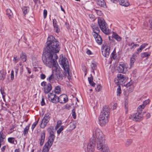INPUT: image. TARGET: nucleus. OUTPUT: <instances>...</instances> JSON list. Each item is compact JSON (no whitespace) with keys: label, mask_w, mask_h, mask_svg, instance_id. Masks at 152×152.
<instances>
[{"label":"nucleus","mask_w":152,"mask_h":152,"mask_svg":"<svg viewBox=\"0 0 152 152\" xmlns=\"http://www.w3.org/2000/svg\"><path fill=\"white\" fill-rule=\"evenodd\" d=\"M95 141L93 139L90 140L87 146V152H93L95 147Z\"/></svg>","instance_id":"nucleus-9"},{"label":"nucleus","mask_w":152,"mask_h":152,"mask_svg":"<svg viewBox=\"0 0 152 152\" xmlns=\"http://www.w3.org/2000/svg\"><path fill=\"white\" fill-rule=\"evenodd\" d=\"M48 97L49 100L51 102L54 103L58 102V96L55 94H53V91L52 93H50L48 94Z\"/></svg>","instance_id":"nucleus-10"},{"label":"nucleus","mask_w":152,"mask_h":152,"mask_svg":"<svg viewBox=\"0 0 152 152\" xmlns=\"http://www.w3.org/2000/svg\"><path fill=\"white\" fill-rule=\"evenodd\" d=\"M148 45V44L144 43L140 47V48L137 50L136 54H138V53L141 52L142 49L144 48L147 46Z\"/></svg>","instance_id":"nucleus-21"},{"label":"nucleus","mask_w":152,"mask_h":152,"mask_svg":"<svg viewBox=\"0 0 152 152\" xmlns=\"http://www.w3.org/2000/svg\"><path fill=\"white\" fill-rule=\"evenodd\" d=\"M135 61V59L133 57L131 58L130 59V65L131 66H132L134 64V63Z\"/></svg>","instance_id":"nucleus-40"},{"label":"nucleus","mask_w":152,"mask_h":152,"mask_svg":"<svg viewBox=\"0 0 152 152\" xmlns=\"http://www.w3.org/2000/svg\"><path fill=\"white\" fill-rule=\"evenodd\" d=\"M22 10L23 14L26 15L29 11V7H25L23 8Z\"/></svg>","instance_id":"nucleus-31"},{"label":"nucleus","mask_w":152,"mask_h":152,"mask_svg":"<svg viewBox=\"0 0 152 152\" xmlns=\"http://www.w3.org/2000/svg\"><path fill=\"white\" fill-rule=\"evenodd\" d=\"M6 146H4L1 148V150L2 151H4L6 148Z\"/></svg>","instance_id":"nucleus-64"},{"label":"nucleus","mask_w":152,"mask_h":152,"mask_svg":"<svg viewBox=\"0 0 152 152\" xmlns=\"http://www.w3.org/2000/svg\"><path fill=\"white\" fill-rule=\"evenodd\" d=\"M91 66L92 69L94 70L96 69V64L94 63H92L91 64Z\"/></svg>","instance_id":"nucleus-48"},{"label":"nucleus","mask_w":152,"mask_h":152,"mask_svg":"<svg viewBox=\"0 0 152 152\" xmlns=\"http://www.w3.org/2000/svg\"><path fill=\"white\" fill-rule=\"evenodd\" d=\"M110 47L107 46L106 48L104 50L103 49L102 51V53L103 55L105 57H108L110 54Z\"/></svg>","instance_id":"nucleus-14"},{"label":"nucleus","mask_w":152,"mask_h":152,"mask_svg":"<svg viewBox=\"0 0 152 152\" xmlns=\"http://www.w3.org/2000/svg\"><path fill=\"white\" fill-rule=\"evenodd\" d=\"M150 101L149 99L145 100L144 101L142 105H143L144 106V107H145V106L147 104H148L150 102Z\"/></svg>","instance_id":"nucleus-41"},{"label":"nucleus","mask_w":152,"mask_h":152,"mask_svg":"<svg viewBox=\"0 0 152 152\" xmlns=\"http://www.w3.org/2000/svg\"><path fill=\"white\" fill-rule=\"evenodd\" d=\"M52 87L50 83H48L46 86L44 88V92L45 94H48L52 89Z\"/></svg>","instance_id":"nucleus-17"},{"label":"nucleus","mask_w":152,"mask_h":152,"mask_svg":"<svg viewBox=\"0 0 152 152\" xmlns=\"http://www.w3.org/2000/svg\"><path fill=\"white\" fill-rule=\"evenodd\" d=\"M117 1L119 2L120 5L123 6L127 7L129 5V3L128 2L124 3L125 0H118Z\"/></svg>","instance_id":"nucleus-25"},{"label":"nucleus","mask_w":152,"mask_h":152,"mask_svg":"<svg viewBox=\"0 0 152 152\" xmlns=\"http://www.w3.org/2000/svg\"><path fill=\"white\" fill-rule=\"evenodd\" d=\"M142 104L140 105L138 108L137 112L140 113L141 114L142 109H144L145 107Z\"/></svg>","instance_id":"nucleus-32"},{"label":"nucleus","mask_w":152,"mask_h":152,"mask_svg":"<svg viewBox=\"0 0 152 152\" xmlns=\"http://www.w3.org/2000/svg\"><path fill=\"white\" fill-rule=\"evenodd\" d=\"M43 15L44 18H46L47 15V11L46 10H44Z\"/></svg>","instance_id":"nucleus-51"},{"label":"nucleus","mask_w":152,"mask_h":152,"mask_svg":"<svg viewBox=\"0 0 152 152\" xmlns=\"http://www.w3.org/2000/svg\"><path fill=\"white\" fill-rule=\"evenodd\" d=\"M53 24L56 32L58 33L60 31V29L59 28V26L57 24L56 20L55 19H54L53 20Z\"/></svg>","instance_id":"nucleus-18"},{"label":"nucleus","mask_w":152,"mask_h":152,"mask_svg":"<svg viewBox=\"0 0 152 152\" xmlns=\"http://www.w3.org/2000/svg\"><path fill=\"white\" fill-rule=\"evenodd\" d=\"M6 72L4 70L0 72V79L3 80L5 77Z\"/></svg>","instance_id":"nucleus-24"},{"label":"nucleus","mask_w":152,"mask_h":152,"mask_svg":"<svg viewBox=\"0 0 152 152\" xmlns=\"http://www.w3.org/2000/svg\"><path fill=\"white\" fill-rule=\"evenodd\" d=\"M0 91L1 94L2 95L3 98L4 100L5 99V96L6 94L4 92V88L1 87L0 89Z\"/></svg>","instance_id":"nucleus-33"},{"label":"nucleus","mask_w":152,"mask_h":152,"mask_svg":"<svg viewBox=\"0 0 152 152\" xmlns=\"http://www.w3.org/2000/svg\"><path fill=\"white\" fill-rule=\"evenodd\" d=\"M116 54L115 51H113L112 52V54H111V57L113 58V59H115L116 58Z\"/></svg>","instance_id":"nucleus-38"},{"label":"nucleus","mask_w":152,"mask_h":152,"mask_svg":"<svg viewBox=\"0 0 152 152\" xmlns=\"http://www.w3.org/2000/svg\"><path fill=\"white\" fill-rule=\"evenodd\" d=\"M14 79V71L13 70H12L11 72V80H13Z\"/></svg>","instance_id":"nucleus-47"},{"label":"nucleus","mask_w":152,"mask_h":152,"mask_svg":"<svg viewBox=\"0 0 152 152\" xmlns=\"http://www.w3.org/2000/svg\"><path fill=\"white\" fill-rule=\"evenodd\" d=\"M61 92V88L59 86H56L55 88L54 93L53 94H59Z\"/></svg>","instance_id":"nucleus-28"},{"label":"nucleus","mask_w":152,"mask_h":152,"mask_svg":"<svg viewBox=\"0 0 152 152\" xmlns=\"http://www.w3.org/2000/svg\"><path fill=\"white\" fill-rule=\"evenodd\" d=\"M15 72L16 73V75H17L18 74V67H16V68H15Z\"/></svg>","instance_id":"nucleus-61"},{"label":"nucleus","mask_w":152,"mask_h":152,"mask_svg":"<svg viewBox=\"0 0 152 152\" xmlns=\"http://www.w3.org/2000/svg\"><path fill=\"white\" fill-rule=\"evenodd\" d=\"M93 36L96 42L99 45H101L102 42V40L101 36L98 34H94Z\"/></svg>","instance_id":"nucleus-15"},{"label":"nucleus","mask_w":152,"mask_h":152,"mask_svg":"<svg viewBox=\"0 0 152 152\" xmlns=\"http://www.w3.org/2000/svg\"><path fill=\"white\" fill-rule=\"evenodd\" d=\"M50 114L49 113H47L45 114L41 123L40 127L41 128H44L46 126L50 120Z\"/></svg>","instance_id":"nucleus-6"},{"label":"nucleus","mask_w":152,"mask_h":152,"mask_svg":"<svg viewBox=\"0 0 152 152\" xmlns=\"http://www.w3.org/2000/svg\"><path fill=\"white\" fill-rule=\"evenodd\" d=\"M132 141L131 139H128L125 142V145L126 147L129 146L132 142Z\"/></svg>","instance_id":"nucleus-35"},{"label":"nucleus","mask_w":152,"mask_h":152,"mask_svg":"<svg viewBox=\"0 0 152 152\" xmlns=\"http://www.w3.org/2000/svg\"><path fill=\"white\" fill-rule=\"evenodd\" d=\"M102 86L100 85H98L96 88L95 89L97 91L99 92L102 89Z\"/></svg>","instance_id":"nucleus-39"},{"label":"nucleus","mask_w":152,"mask_h":152,"mask_svg":"<svg viewBox=\"0 0 152 152\" xmlns=\"http://www.w3.org/2000/svg\"><path fill=\"white\" fill-rule=\"evenodd\" d=\"M49 133L50 135L49 137L48 140L46 143H48V144L52 145L53 143L55 136L54 135V133L53 131L51 130Z\"/></svg>","instance_id":"nucleus-13"},{"label":"nucleus","mask_w":152,"mask_h":152,"mask_svg":"<svg viewBox=\"0 0 152 152\" xmlns=\"http://www.w3.org/2000/svg\"><path fill=\"white\" fill-rule=\"evenodd\" d=\"M19 58H17V56H14L13 61L15 62V63H16L19 61Z\"/></svg>","instance_id":"nucleus-45"},{"label":"nucleus","mask_w":152,"mask_h":152,"mask_svg":"<svg viewBox=\"0 0 152 152\" xmlns=\"http://www.w3.org/2000/svg\"><path fill=\"white\" fill-rule=\"evenodd\" d=\"M47 83L46 82L43 81V82H42L41 83V85L43 87H45L47 85Z\"/></svg>","instance_id":"nucleus-52"},{"label":"nucleus","mask_w":152,"mask_h":152,"mask_svg":"<svg viewBox=\"0 0 152 152\" xmlns=\"http://www.w3.org/2000/svg\"><path fill=\"white\" fill-rule=\"evenodd\" d=\"M121 93V87L120 85L118 86V87L117 90V96H120Z\"/></svg>","instance_id":"nucleus-36"},{"label":"nucleus","mask_w":152,"mask_h":152,"mask_svg":"<svg viewBox=\"0 0 152 152\" xmlns=\"http://www.w3.org/2000/svg\"><path fill=\"white\" fill-rule=\"evenodd\" d=\"M40 77L41 79L43 80L45 78L46 76L45 74H42L40 75Z\"/></svg>","instance_id":"nucleus-53"},{"label":"nucleus","mask_w":152,"mask_h":152,"mask_svg":"<svg viewBox=\"0 0 152 152\" xmlns=\"http://www.w3.org/2000/svg\"><path fill=\"white\" fill-rule=\"evenodd\" d=\"M140 55L141 57L143 58L148 57L150 56V53H148L147 52L142 53Z\"/></svg>","instance_id":"nucleus-29"},{"label":"nucleus","mask_w":152,"mask_h":152,"mask_svg":"<svg viewBox=\"0 0 152 152\" xmlns=\"http://www.w3.org/2000/svg\"><path fill=\"white\" fill-rule=\"evenodd\" d=\"M42 56V60L45 64L51 68H54L52 74L47 79L51 83L61 81L63 77L62 72L57 69L58 65L56 61L58 56L56 53L60 50L59 42L53 36H49L45 43Z\"/></svg>","instance_id":"nucleus-1"},{"label":"nucleus","mask_w":152,"mask_h":152,"mask_svg":"<svg viewBox=\"0 0 152 152\" xmlns=\"http://www.w3.org/2000/svg\"><path fill=\"white\" fill-rule=\"evenodd\" d=\"M116 70L119 72L125 73L127 70V67L125 64L123 63L117 67Z\"/></svg>","instance_id":"nucleus-11"},{"label":"nucleus","mask_w":152,"mask_h":152,"mask_svg":"<svg viewBox=\"0 0 152 152\" xmlns=\"http://www.w3.org/2000/svg\"><path fill=\"white\" fill-rule=\"evenodd\" d=\"M132 84V83L130 82H129L128 83H127L126 85V86L127 87L131 85Z\"/></svg>","instance_id":"nucleus-58"},{"label":"nucleus","mask_w":152,"mask_h":152,"mask_svg":"<svg viewBox=\"0 0 152 152\" xmlns=\"http://www.w3.org/2000/svg\"><path fill=\"white\" fill-rule=\"evenodd\" d=\"M142 115L140 113L137 112L132 114L130 116V118L135 121H140L142 119Z\"/></svg>","instance_id":"nucleus-7"},{"label":"nucleus","mask_w":152,"mask_h":152,"mask_svg":"<svg viewBox=\"0 0 152 152\" xmlns=\"http://www.w3.org/2000/svg\"><path fill=\"white\" fill-rule=\"evenodd\" d=\"M88 80L89 84H91V83L93 82V76L92 75H91V77H88Z\"/></svg>","instance_id":"nucleus-44"},{"label":"nucleus","mask_w":152,"mask_h":152,"mask_svg":"<svg viewBox=\"0 0 152 152\" xmlns=\"http://www.w3.org/2000/svg\"><path fill=\"white\" fill-rule=\"evenodd\" d=\"M62 124V122L61 121H59L57 122V124L56 125V128H58L60 126H61Z\"/></svg>","instance_id":"nucleus-49"},{"label":"nucleus","mask_w":152,"mask_h":152,"mask_svg":"<svg viewBox=\"0 0 152 152\" xmlns=\"http://www.w3.org/2000/svg\"><path fill=\"white\" fill-rule=\"evenodd\" d=\"M117 104L116 103H115L113 106V109H115L117 107Z\"/></svg>","instance_id":"nucleus-57"},{"label":"nucleus","mask_w":152,"mask_h":152,"mask_svg":"<svg viewBox=\"0 0 152 152\" xmlns=\"http://www.w3.org/2000/svg\"><path fill=\"white\" fill-rule=\"evenodd\" d=\"M6 14L10 19H11L13 17V12L10 9H8L6 10Z\"/></svg>","instance_id":"nucleus-23"},{"label":"nucleus","mask_w":152,"mask_h":152,"mask_svg":"<svg viewBox=\"0 0 152 152\" xmlns=\"http://www.w3.org/2000/svg\"><path fill=\"white\" fill-rule=\"evenodd\" d=\"M149 22L150 23V25H151V30H152V19H150L149 20Z\"/></svg>","instance_id":"nucleus-59"},{"label":"nucleus","mask_w":152,"mask_h":152,"mask_svg":"<svg viewBox=\"0 0 152 152\" xmlns=\"http://www.w3.org/2000/svg\"><path fill=\"white\" fill-rule=\"evenodd\" d=\"M103 109L99 118V123L102 126H104L108 122L110 113V109L107 106H104Z\"/></svg>","instance_id":"nucleus-3"},{"label":"nucleus","mask_w":152,"mask_h":152,"mask_svg":"<svg viewBox=\"0 0 152 152\" xmlns=\"http://www.w3.org/2000/svg\"><path fill=\"white\" fill-rule=\"evenodd\" d=\"M112 36L118 41L120 42L121 40V38L117 34L113 33Z\"/></svg>","instance_id":"nucleus-27"},{"label":"nucleus","mask_w":152,"mask_h":152,"mask_svg":"<svg viewBox=\"0 0 152 152\" xmlns=\"http://www.w3.org/2000/svg\"><path fill=\"white\" fill-rule=\"evenodd\" d=\"M39 118L37 121L34 122L32 125L31 128L32 131L35 128L36 125L37 124L39 121Z\"/></svg>","instance_id":"nucleus-37"},{"label":"nucleus","mask_w":152,"mask_h":152,"mask_svg":"<svg viewBox=\"0 0 152 152\" xmlns=\"http://www.w3.org/2000/svg\"><path fill=\"white\" fill-rule=\"evenodd\" d=\"M90 18L92 20H94V16L92 14H90L89 15Z\"/></svg>","instance_id":"nucleus-55"},{"label":"nucleus","mask_w":152,"mask_h":152,"mask_svg":"<svg viewBox=\"0 0 152 152\" xmlns=\"http://www.w3.org/2000/svg\"><path fill=\"white\" fill-rule=\"evenodd\" d=\"M26 69L27 70L28 73L29 74H30L31 73V71L30 70L29 68L28 67H26Z\"/></svg>","instance_id":"nucleus-63"},{"label":"nucleus","mask_w":152,"mask_h":152,"mask_svg":"<svg viewBox=\"0 0 152 152\" xmlns=\"http://www.w3.org/2000/svg\"><path fill=\"white\" fill-rule=\"evenodd\" d=\"M94 34H98L99 33L100 30L98 27L97 26H95L93 28Z\"/></svg>","instance_id":"nucleus-30"},{"label":"nucleus","mask_w":152,"mask_h":152,"mask_svg":"<svg viewBox=\"0 0 152 152\" xmlns=\"http://www.w3.org/2000/svg\"><path fill=\"white\" fill-rule=\"evenodd\" d=\"M96 1L98 5L103 7H106V4L104 0H96Z\"/></svg>","instance_id":"nucleus-20"},{"label":"nucleus","mask_w":152,"mask_h":152,"mask_svg":"<svg viewBox=\"0 0 152 152\" xmlns=\"http://www.w3.org/2000/svg\"><path fill=\"white\" fill-rule=\"evenodd\" d=\"M45 131H43L40 133V138L39 139L41 146L43 145L45 141Z\"/></svg>","instance_id":"nucleus-16"},{"label":"nucleus","mask_w":152,"mask_h":152,"mask_svg":"<svg viewBox=\"0 0 152 152\" xmlns=\"http://www.w3.org/2000/svg\"><path fill=\"white\" fill-rule=\"evenodd\" d=\"M98 22L99 26L103 32L106 34H108L110 33L111 30L108 29L107 24L104 19L99 18Z\"/></svg>","instance_id":"nucleus-4"},{"label":"nucleus","mask_w":152,"mask_h":152,"mask_svg":"<svg viewBox=\"0 0 152 152\" xmlns=\"http://www.w3.org/2000/svg\"><path fill=\"white\" fill-rule=\"evenodd\" d=\"M71 107L70 105L68 104H66L64 108L63 109H66L69 110L71 108Z\"/></svg>","instance_id":"nucleus-50"},{"label":"nucleus","mask_w":152,"mask_h":152,"mask_svg":"<svg viewBox=\"0 0 152 152\" xmlns=\"http://www.w3.org/2000/svg\"><path fill=\"white\" fill-rule=\"evenodd\" d=\"M20 58L22 61L26 62L27 60V56L26 54L22 52L20 54Z\"/></svg>","instance_id":"nucleus-22"},{"label":"nucleus","mask_w":152,"mask_h":152,"mask_svg":"<svg viewBox=\"0 0 152 152\" xmlns=\"http://www.w3.org/2000/svg\"><path fill=\"white\" fill-rule=\"evenodd\" d=\"M126 79V77L124 75L118 74L117 75V77L115 80V81L116 83H118L119 84L122 85L124 83V81Z\"/></svg>","instance_id":"nucleus-8"},{"label":"nucleus","mask_w":152,"mask_h":152,"mask_svg":"<svg viewBox=\"0 0 152 152\" xmlns=\"http://www.w3.org/2000/svg\"><path fill=\"white\" fill-rule=\"evenodd\" d=\"M93 136L97 139L96 148L98 150H103V152H109L108 147L105 143L104 136L101 131L98 128H96L93 133Z\"/></svg>","instance_id":"nucleus-2"},{"label":"nucleus","mask_w":152,"mask_h":152,"mask_svg":"<svg viewBox=\"0 0 152 152\" xmlns=\"http://www.w3.org/2000/svg\"><path fill=\"white\" fill-rule=\"evenodd\" d=\"M52 146L49 144L46 143L43 147L42 152H48Z\"/></svg>","instance_id":"nucleus-19"},{"label":"nucleus","mask_w":152,"mask_h":152,"mask_svg":"<svg viewBox=\"0 0 152 152\" xmlns=\"http://www.w3.org/2000/svg\"><path fill=\"white\" fill-rule=\"evenodd\" d=\"M45 104V102L44 99L43 97L42 99V101L41 102V105L42 106H43Z\"/></svg>","instance_id":"nucleus-54"},{"label":"nucleus","mask_w":152,"mask_h":152,"mask_svg":"<svg viewBox=\"0 0 152 152\" xmlns=\"http://www.w3.org/2000/svg\"><path fill=\"white\" fill-rule=\"evenodd\" d=\"M86 53L88 55H91V52L89 50H87Z\"/></svg>","instance_id":"nucleus-62"},{"label":"nucleus","mask_w":152,"mask_h":152,"mask_svg":"<svg viewBox=\"0 0 152 152\" xmlns=\"http://www.w3.org/2000/svg\"><path fill=\"white\" fill-rule=\"evenodd\" d=\"M70 126L72 127V129H74L76 127V125L74 124H72L70 125Z\"/></svg>","instance_id":"nucleus-56"},{"label":"nucleus","mask_w":152,"mask_h":152,"mask_svg":"<svg viewBox=\"0 0 152 152\" xmlns=\"http://www.w3.org/2000/svg\"><path fill=\"white\" fill-rule=\"evenodd\" d=\"M72 115L74 119H75L76 116V114L75 112V110L73 109L72 110Z\"/></svg>","instance_id":"nucleus-42"},{"label":"nucleus","mask_w":152,"mask_h":152,"mask_svg":"<svg viewBox=\"0 0 152 152\" xmlns=\"http://www.w3.org/2000/svg\"><path fill=\"white\" fill-rule=\"evenodd\" d=\"M29 126L28 125V126H27L24 129L23 132V134H24V135L28 134V130L29 129Z\"/></svg>","instance_id":"nucleus-34"},{"label":"nucleus","mask_w":152,"mask_h":152,"mask_svg":"<svg viewBox=\"0 0 152 152\" xmlns=\"http://www.w3.org/2000/svg\"><path fill=\"white\" fill-rule=\"evenodd\" d=\"M68 101V98L66 95L63 94L58 97V102H59L61 103H65Z\"/></svg>","instance_id":"nucleus-12"},{"label":"nucleus","mask_w":152,"mask_h":152,"mask_svg":"<svg viewBox=\"0 0 152 152\" xmlns=\"http://www.w3.org/2000/svg\"><path fill=\"white\" fill-rule=\"evenodd\" d=\"M0 138L4 139L5 138V135L3 134L2 131L0 132Z\"/></svg>","instance_id":"nucleus-43"},{"label":"nucleus","mask_w":152,"mask_h":152,"mask_svg":"<svg viewBox=\"0 0 152 152\" xmlns=\"http://www.w3.org/2000/svg\"><path fill=\"white\" fill-rule=\"evenodd\" d=\"M8 141L11 143L15 145L17 144V141L15 140V138L14 137H9L8 139Z\"/></svg>","instance_id":"nucleus-26"},{"label":"nucleus","mask_w":152,"mask_h":152,"mask_svg":"<svg viewBox=\"0 0 152 152\" xmlns=\"http://www.w3.org/2000/svg\"><path fill=\"white\" fill-rule=\"evenodd\" d=\"M67 58H60L59 60V64L61 65L62 67L64 70L67 72L69 75H70L69 74V64L68 61H67Z\"/></svg>","instance_id":"nucleus-5"},{"label":"nucleus","mask_w":152,"mask_h":152,"mask_svg":"<svg viewBox=\"0 0 152 152\" xmlns=\"http://www.w3.org/2000/svg\"><path fill=\"white\" fill-rule=\"evenodd\" d=\"M64 126H61V128L57 131V133L59 134L64 129Z\"/></svg>","instance_id":"nucleus-46"},{"label":"nucleus","mask_w":152,"mask_h":152,"mask_svg":"<svg viewBox=\"0 0 152 152\" xmlns=\"http://www.w3.org/2000/svg\"><path fill=\"white\" fill-rule=\"evenodd\" d=\"M147 118H149L151 117L150 114L149 113H148L146 115Z\"/></svg>","instance_id":"nucleus-60"}]
</instances>
